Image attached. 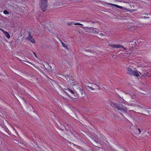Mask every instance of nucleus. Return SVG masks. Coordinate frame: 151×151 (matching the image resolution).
Returning <instances> with one entry per match:
<instances>
[{"label":"nucleus","mask_w":151,"mask_h":151,"mask_svg":"<svg viewBox=\"0 0 151 151\" xmlns=\"http://www.w3.org/2000/svg\"><path fill=\"white\" fill-rule=\"evenodd\" d=\"M111 105L112 106H114L117 109L121 112H124L126 113L127 112V109L126 107L124 106L123 105L120 104H118L114 102H112L111 104Z\"/></svg>","instance_id":"obj_1"},{"label":"nucleus","mask_w":151,"mask_h":151,"mask_svg":"<svg viewBox=\"0 0 151 151\" xmlns=\"http://www.w3.org/2000/svg\"><path fill=\"white\" fill-rule=\"evenodd\" d=\"M47 1V0H40L39 5L40 9L43 12L47 9L48 6Z\"/></svg>","instance_id":"obj_2"},{"label":"nucleus","mask_w":151,"mask_h":151,"mask_svg":"<svg viewBox=\"0 0 151 151\" xmlns=\"http://www.w3.org/2000/svg\"><path fill=\"white\" fill-rule=\"evenodd\" d=\"M26 40L29 41L32 43H35V40L30 32H29V35L26 38Z\"/></svg>","instance_id":"obj_3"},{"label":"nucleus","mask_w":151,"mask_h":151,"mask_svg":"<svg viewBox=\"0 0 151 151\" xmlns=\"http://www.w3.org/2000/svg\"><path fill=\"white\" fill-rule=\"evenodd\" d=\"M110 46L111 47H114L116 48H123L124 50H126V48H125L123 46L120 45H116L115 44H111Z\"/></svg>","instance_id":"obj_4"},{"label":"nucleus","mask_w":151,"mask_h":151,"mask_svg":"<svg viewBox=\"0 0 151 151\" xmlns=\"http://www.w3.org/2000/svg\"><path fill=\"white\" fill-rule=\"evenodd\" d=\"M109 5L114 6L117 7L118 8H119V9H124L126 10L127 11H129V10L128 9H126L125 8H124V7H122V6L116 5L115 4H111L110 3H109Z\"/></svg>","instance_id":"obj_5"},{"label":"nucleus","mask_w":151,"mask_h":151,"mask_svg":"<svg viewBox=\"0 0 151 151\" xmlns=\"http://www.w3.org/2000/svg\"><path fill=\"white\" fill-rule=\"evenodd\" d=\"M134 70H132V69L130 68H128L127 69V73L128 74L132 76L133 75V73Z\"/></svg>","instance_id":"obj_6"},{"label":"nucleus","mask_w":151,"mask_h":151,"mask_svg":"<svg viewBox=\"0 0 151 151\" xmlns=\"http://www.w3.org/2000/svg\"><path fill=\"white\" fill-rule=\"evenodd\" d=\"M72 23H73V24H75V25H81V26H83V24H80L79 23H75L73 22H70V23H67V24H68V26H70V25H72Z\"/></svg>","instance_id":"obj_7"},{"label":"nucleus","mask_w":151,"mask_h":151,"mask_svg":"<svg viewBox=\"0 0 151 151\" xmlns=\"http://www.w3.org/2000/svg\"><path fill=\"white\" fill-rule=\"evenodd\" d=\"M2 31L4 34L8 38H9L10 37V36L8 32L5 31L3 30H2Z\"/></svg>","instance_id":"obj_8"},{"label":"nucleus","mask_w":151,"mask_h":151,"mask_svg":"<svg viewBox=\"0 0 151 151\" xmlns=\"http://www.w3.org/2000/svg\"><path fill=\"white\" fill-rule=\"evenodd\" d=\"M133 75L132 76H136L137 77H138L139 76V75L138 73V71L136 70H134L133 72Z\"/></svg>","instance_id":"obj_9"},{"label":"nucleus","mask_w":151,"mask_h":151,"mask_svg":"<svg viewBox=\"0 0 151 151\" xmlns=\"http://www.w3.org/2000/svg\"><path fill=\"white\" fill-rule=\"evenodd\" d=\"M79 92L80 93H81V96L83 97L85 96V94L84 93V92L83 91V90L82 89L80 88V89H79Z\"/></svg>","instance_id":"obj_10"},{"label":"nucleus","mask_w":151,"mask_h":151,"mask_svg":"<svg viewBox=\"0 0 151 151\" xmlns=\"http://www.w3.org/2000/svg\"><path fill=\"white\" fill-rule=\"evenodd\" d=\"M61 42L62 45L64 47H65L66 49H68V47L66 45V44H65V43H64L63 42H62L61 41Z\"/></svg>","instance_id":"obj_11"},{"label":"nucleus","mask_w":151,"mask_h":151,"mask_svg":"<svg viewBox=\"0 0 151 151\" xmlns=\"http://www.w3.org/2000/svg\"><path fill=\"white\" fill-rule=\"evenodd\" d=\"M145 72L148 73V71L145 70H143L141 72H139V73L140 74H142V75Z\"/></svg>","instance_id":"obj_12"},{"label":"nucleus","mask_w":151,"mask_h":151,"mask_svg":"<svg viewBox=\"0 0 151 151\" xmlns=\"http://www.w3.org/2000/svg\"><path fill=\"white\" fill-rule=\"evenodd\" d=\"M64 77H65L66 80H70L69 76L68 75H65L63 76Z\"/></svg>","instance_id":"obj_13"},{"label":"nucleus","mask_w":151,"mask_h":151,"mask_svg":"<svg viewBox=\"0 0 151 151\" xmlns=\"http://www.w3.org/2000/svg\"><path fill=\"white\" fill-rule=\"evenodd\" d=\"M87 88L89 89L90 90H93L94 89V88L89 86H87Z\"/></svg>","instance_id":"obj_14"},{"label":"nucleus","mask_w":151,"mask_h":151,"mask_svg":"<svg viewBox=\"0 0 151 151\" xmlns=\"http://www.w3.org/2000/svg\"><path fill=\"white\" fill-rule=\"evenodd\" d=\"M4 14H9V12L7 11L6 10H4Z\"/></svg>","instance_id":"obj_15"},{"label":"nucleus","mask_w":151,"mask_h":151,"mask_svg":"<svg viewBox=\"0 0 151 151\" xmlns=\"http://www.w3.org/2000/svg\"><path fill=\"white\" fill-rule=\"evenodd\" d=\"M149 73H148H148H147V72H145V73H144L142 75V76H149V75H148V74Z\"/></svg>","instance_id":"obj_16"},{"label":"nucleus","mask_w":151,"mask_h":151,"mask_svg":"<svg viewBox=\"0 0 151 151\" xmlns=\"http://www.w3.org/2000/svg\"><path fill=\"white\" fill-rule=\"evenodd\" d=\"M92 30L93 31V32L96 33L97 34L99 33L98 31L95 30L94 29L92 28Z\"/></svg>","instance_id":"obj_17"},{"label":"nucleus","mask_w":151,"mask_h":151,"mask_svg":"<svg viewBox=\"0 0 151 151\" xmlns=\"http://www.w3.org/2000/svg\"><path fill=\"white\" fill-rule=\"evenodd\" d=\"M68 90H69V91L72 94H74V92L72 90H71L69 88H68Z\"/></svg>","instance_id":"obj_18"},{"label":"nucleus","mask_w":151,"mask_h":151,"mask_svg":"<svg viewBox=\"0 0 151 151\" xmlns=\"http://www.w3.org/2000/svg\"><path fill=\"white\" fill-rule=\"evenodd\" d=\"M85 51L90 52H93V51H92V50H85Z\"/></svg>","instance_id":"obj_19"},{"label":"nucleus","mask_w":151,"mask_h":151,"mask_svg":"<svg viewBox=\"0 0 151 151\" xmlns=\"http://www.w3.org/2000/svg\"><path fill=\"white\" fill-rule=\"evenodd\" d=\"M124 103L126 105H131V106L132 105V104H128L126 102H125Z\"/></svg>","instance_id":"obj_20"},{"label":"nucleus","mask_w":151,"mask_h":151,"mask_svg":"<svg viewBox=\"0 0 151 151\" xmlns=\"http://www.w3.org/2000/svg\"><path fill=\"white\" fill-rule=\"evenodd\" d=\"M136 130L138 131H139V133H140L141 132V130H140V129L139 128H138V129H136Z\"/></svg>","instance_id":"obj_21"},{"label":"nucleus","mask_w":151,"mask_h":151,"mask_svg":"<svg viewBox=\"0 0 151 151\" xmlns=\"http://www.w3.org/2000/svg\"><path fill=\"white\" fill-rule=\"evenodd\" d=\"M33 53L34 54V55H35V57L36 58H37V55H36V53L35 52H33Z\"/></svg>","instance_id":"obj_22"},{"label":"nucleus","mask_w":151,"mask_h":151,"mask_svg":"<svg viewBox=\"0 0 151 151\" xmlns=\"http://www.w3.org/2000/svg\"><path fill=\"white\" fill-rule=\"evenodd\" d=\"M149 74H150V76H151V70L148 72Z\"/></svg>","instance_id":"obj_23"},{"label":"nucleus","mask_w":151,"mask_h":151,"mask_svg":"<svg viewBox=\"0 0 151 151\" xmlns=\"http://www.w3.org/2000/svg\"><path fill=\"white\" fill-rule=\"evenodd\" d=\"M100 35H102V36H103V35H105L103 33H101L100 34Z\"/></svg>","instance_id":"obj_24"},{"label":"nucleus","mask_w":151,"mask_h":151,"mask_svg":"<svg viewBox=\"0 0 151 151\" xmlns=\"http://www.w3.org/2000/svg\"><path fill=\"white\" fill-rule=\"evenodd\" d=\"M90 22H92V23H95V22L93 21H91Z\"/></svg>","instance_id":"obj_25"},{"label":"nucleus","mask_w":151,"mask_h":151,"mask_svg":"<svg viewBox=\"0 0 151 151\" xmlns=\"http://www.w3.org/2000/svg\"><path fill=\"white\" fill-rule=\"evenodd\" d=\"M137 107H138H138H139V108H142L141 106H137Z\"/></svg>","instance_id":"obj_26"},{"label":"nucleus","mask_w":151,"mask_h":151,"mask_svg":"<svg viewBox=\"0 0 151 151\" xmlns=\"http://www.w3.org/2000/svg\"><path fill=\"white\" fill-rule=\"evenodd\" d=\"M64 91V92L65 93H67L65 91V90H63Z\"/></svg>","instance_id":"obj_27"},{"label":"nucleus","mask_w":151,"mask_h":151,"mask_svg":"<svg viewBox=\"0 0 151 151\" xmlns=\"http://www.w3.org/2000/svg\"><path fill=\"white\" fill-rule=\"evenodd\" d=\"M90 21V20H89V21H87V22H90V21Z\"/></svg>","instance_id":"obj_28"},{"label":"nucleus","mask_w":151,"mask_h":151,"mask_svg":"<svg viewBox=\"0 0 151 151\" xmlns=\"http://www.w3.org/2000/svg\"><path fill=\"white\" fill-rule=\"evenodd\" d=\"M95 141L96 142H97V143L98 142H97V140H95Z\"/></svg>","instance_id":"obj_29"},{"label":"nucleus","mask_w":151,"mask_h":151,"mask_svg":"<svg viewBox=\"0 0 151 151\" xmlns=\"http://www.w3.org/2000/svg\"><path fill=\"white\" fill-rule=\"evenodd\" d=\"M120 113L122 115V114L120 112Z\"/></svg>","instance_id":"obj_30"}]
</instances>
